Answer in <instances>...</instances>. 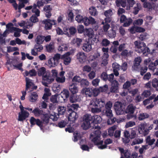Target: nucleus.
Listing matches in <instances>:
<instances>
[{
	"instance_id": "nucleus-1",
	"label": "nucleus",
	"mask_w": 158,
	"mask_h": 158,
	"mask_svg": "<svg viewBox=\"0 0 158 158\" xmlns=\"http://www.w3.org/2000/svg\"><path fill=\"white\" fill-rule=\"evenodd\" d=\"M105 102L101 98H94L89 103L91 111L93 113H99L102 111V108L105 106Z\"/></svg>"
},
{
	"instance_id": "nucleus-2",
	"label": "nucleus",
	"mask_w": 158,
	"mask_h": 158,
	"mask_svg": "<svg viewBox=\"0 0 158 158\" xmlns=\"http://www.w3.org/2000/svg\"><path fill=\"white\" fill-rule=\"evenodd\" d=\"M135 51L139 53H142L143 56H147L150 52L149 48L147 47L144 42L137 40L134 42Z\"/></svg>"
},
{
	"instance_id": "nucleus-3",
	"label": "nucleus",
	"mask_w": 158,
	"mask_h": 158,
	"mask_svg": "<svg viewBox=\"0 0 158 158\" xmlns=\"http://www.w3.org/2000/svg\"><path fill=\"white\" fill-rule=\"evenodd\" d=\"M95 129L98 130H96L92 133L90 135V137H92V141L95 145H102L103 144V141L101 140V132L99 130L100 128L99 127L95 126Z\"/></svg>"
},
{
	"instance_id": "nucleus-4",
	"label": "nucleus",
	"mask_w": 158,
	"mask_h": 158,
	"mask_svg": "<svg viewBox=\"0 0 158 158\" xmlns=\"http://www.w3.org/2000/svg\"><path fill=\"white\" fill-rule=\"evenodd\" d=\"M83 123L81 127L84 130H87L91 127V124L92 123L93 116L88 114H85L83 117Z\"/></svg>"
},
{
	"instance_id": "nucleus-5",
	"label": "nucleus",
	"mask_w": 158,
	"mask_h": 158,
	"mask_svg": "<svg viewBox=\"0 0 158 158\" xmlns=\"http://www.w3.org/2000/svg\"><path fill=\"white\" fill-rule=\"evenodd\" d=\"M84 21L83 23L85 26H88L89 25H92L93 29L95 31H97L98 28V25L97 24L96 21L95 19L91 16H89V18L86 17H84Z\"/></svg>"
},
{
	"instance_id": "nucleus-6",
	"label": "nucleus",
	"mask_w": 158,
	"mask_h": 158,
	"mask_svg": "<svg viewBox=\"0 0 158 158\" xmlns=\"http://www.w3.org/2000/svg\"><path fill=\"white\" fill-rule=\"evenodd\" d=\"M42 83L45 86L48 87V84H51L54 81L55 77L50 75L49 73L47 72L42 77Z\"/></svg>"
},
{
	"instance_id": "nucleus-7",
	"label": "nucleus",
	"mask_w": 158,
	"mask_h": 158,
	"mask_svg": "<svg viewBox=\"0 0 158 158\" xmlns=\"http://www.w3.org/2000/svg\"><path fill=\"white\" fill-rule=\"evenodd\" d=\"M61 55L56 53L54 55L52 59H50L48 60V63L50 67H55L59 63L60 60L61 59Z\"/></svg>"
},
{
	"instance_id": "nucleus-8",
	"label": "nucleus",
	"mask_w": 158,
	"mask_h": 158,
	"mask_svg": "<svg viewBox=\"0 0 158 158\" xmlns=\"http://www.w3.org/2000/svg\"><path fill=\"white\" fill-rule=\"evenodd\" d=\"M42 23L45 25L44 28L46 30L51 29L52 25H55L56 24L55 20H51L48 19L43 20Z\"/></svg>"
},
{
	"instance_id": "nucleus-9",
	"label": "nucleus",
	"mask_w": 158,
	"mask_h": 158,
	"mask_svg": "<svg viewBox=\"0 0 158 158\" xmlns=\"http://www.w3.org/2000/svg\"><path fill=\"white\" fill-rule=\"evenodd\" d=\"M64 34L69 37L74 35L77 32L76 28L73 26L70 27L69 28L65 27L64 29Z\"/></svg>"
},
{
	"instance_id": "nucleus-10",
	"label": "nucleus",
	"mask_w": 158,
	"mask_h": 158,
	"mask_svg": "<svg viewBox=\"0 0 158 158\" xmlns=\"http://www.w3.org/2000/svg\"><path fill=\"white\" fill-rule=\"evenodd\" d=\"M41 119L40 122L42 128L43 127V125H47L49 123L50 117L49 114L45 112L40 117Z\"/></svg>"
},
{
	"instance_id": "nucleus-11",
	"label": "nucleus",
	"mask_w": 158,
	"mask_h": 158,
	"mask_svg": "<svg viewBox=\"0 0 158 158\" xmlns=\"http://www.w3.org/2000/svg\"><path fill=\"white\" fill-rule=\"evenodd\" d=\"M69 116L68 119L69 122H70V125L73 126L72 124L75 123V121L78 118V115L77 113L76 112H68Z\"/></svg>"
},
{
	"instance_id": "nucleus-12",
	"label": "nucleus",
	"mask_w": 158,
	"mask_h": 158,
	"mask_svg": "<svg viewBox=\"0 0 158 158\" xmlns=\"http://www.w3.org/2000/svg\"><path fill=\"white\" fill-rule=\"evenodd\" d=\"M100 78L104 81L108 80L110 82H112L114 80V76L113 73L108 75L106 72H104L101 74Z\"/></svg>"
},
{
	"instance_id": "nucleus-13",
	"label": "nucleus",
	"mask_w": 158,
	"mask_h": 158,
	"mask_svg": "<svg viewBox=\"0 0 158 158\" xmlns=\"http://www.w3.org/2000/svg\"><path fill=\"white\" fill-rule=\"evenodd\" d=\"M71 54L70 52H68L61 56V59L63 60V63L65 65H68L70 63L71 59L70 56Z\"/></svg>"
},
{
	"instance_id": "nucleus-14",
	"label": "nucleus",
	"mask_w": 158,
	"mask_h": 158,
	"mask_svg": "<svg viewBox=\"0 0 158 158\" xmlns=\"http://www.w3.org/2000/svg\"><path fill=\"white\" fill-rule=\"evenodd\" d=\"M147 126V124L146 123H142L140 124V127L138 129L139 132L140 134L146 135L148 134L149 130L145 128Z\"/></svg>"
},
{
	"instance_id": "nucleus-15",
	"label": "nucleus",
	"mask_w": 158,
	"mask_h": 158,
	"mask_svg": "<svg viewBox=\"0 0 158 158\" xmlns=\"http://www.w3.org/2000/svg\"><path fill=\"white\" fill-rule=\"evenodd\" d=\"M114 106L117 114L118 115L123 114L124 111L122 109V103L120 102H116Z\"/></svg>"
},
{
	"instance_id": "nucleus-16",
	"label": "nucleus",
	"mask_w": 158,
	"mask_h": 158,
	"mask_svg": "<svg viewBox=\"0 0 158 158\" xmlns=\"http://www.w3.org/2000/svg\"><path fill=\"white\" fill-rule=\"evenodd\" d=\"M82 48L85 52H89L92 49V46L91 42L90 41L89 39L88 41H86L83 44L82 46Z\"/></svg>"
},
{
	"instance_id": "nucleus-17",
	"label": "nucleus",
	"mask_w": 158,
	"mask_h": 158,
	"mask_svg": "<svg viewBox=\"0 0 158 158\" xmlns=\"http://www.w3.org/2000/svg\"><path fill=\"white\" fill-rule=\"evenodd\" d=\"M77 59L81 63H83L86 60V56L83 52H78L76 55Z\"/></svg>"
},
{
	"instance_id": "nucleus-18",
	"label": "nucleus",
	"mask_w": 158,
	"mask_h": 158,
	"mask_svg": "<svg viewBox=\"0 0 158 158\" xmlns=\"http://www.w3.org/2000/svg\"><path fill=\"white\" fill-rule=\"evenodd\" d=\"M112 83V86L110 88V92L112 93H117L118 90L119 84L117 81L113 80L111 82Z\"/></svg>"
},
{
	"instance_id": "nucleus-19",
	"label": "nucleus",
	"mask_w": 158,
	"mask_h": 158,
	"mask_svg": "<svg viewBox=\"0 0 158 158\" xmlns=\"http://www.w3.org/2000/svg\"><path fill=\"white\" fill-rule=\"evenodd\" d=\"M29 115V113L27 111H21V112L19 113L18 120L20 121H23L28 117Z\"/></svg>"
},
{
	"instance_id": "nucleus-20",
	"label": "nucleus",
	"mask_w": 158,
	"mask_h": 158,
	"mask_svg": "<svg viewBox=\"0 0 158 158\" xmlns=\"http://www.w3.org/2000/svg\"><path fill=\"white\" fill-rule=\"evenodd\" d=\"M52 8L50 5H47L44 6V10L45 12L46 17L48 18H49L52 16L51 11Z\"/></svg>"
},
{
	"instance_id": "nucleus-21",
	"label": "nucleus",
	"mask_w": 158,
	"mask_h": 158,
	"mask_svg": "<svg viewBox=\"0 0 158 158\" xmlns=\"http://www.w3.org/2000/svg\"><path fill=\"white\" fill-rule=\"evenodd\" d=\"M84 35L85 36H88L89 38H92L94 36V32L93 29L91 28L85 29Z\"/></svg>"
},
{
	"instance_id": "nucleus-22",
	"label": "nucleus",
	"mask_w": 158,
	"mask_h": 158,
	"mask_svg": "<svg viewBox=\"0 0 158 158\" xmlns=\"http://www.w3.org/2000/svg\"><path fill=\"white\" fill-rule=\"evenodd\" d=\"M79 105L78 104L72 103L68 105V112H76L79 108Z\"/></svg>"
},
{
	"instance_id": "nucleus-23",
	"label": "nucleus",
	"mask_w": 158,
	"mask_h": 158,
	"mask_svg": "<svg viewBox=\"0 0 158 158\" xmlns=\"http://www.w3.org/2000/svg\"><path fill=\"white\" fill-rule=\"evenodd\" d=\"M30 122L31 125H34L36 124L41 128H42L41 125V122H40V120L39 119H35L34 117H31L30 119Z\"/></svg>"
},
{
	"instance_id": "nucleus-24",
	"label": "nucleus",
	"mask_w": 158,
	"mask_h": 158,
	"mask_svg": "<svg viewBox=\"0 0 158 158\" xmlns=\"http://www.w3.org/2000/svg\"><path fill=\"white\" fill-rule=\"evenodd\" d=\"M105 106L106 108L105 114L108 115V114H111L112 113L111 109L112 107V103L111 102L109 101L107 102L106 104L105 103Z\"/></svg>"
},
{
	"instance_id": "nucleus-25",
	"label": "nucleus",
	"mask_w": 158,
	"mask_h": 158,
	"mask_svg": "<svg viewBox=\"0 0 158 158\" xmlns=\"http://www.w3.org/2000/svg\"><path fill=\"white\" fill-rule=\"evenodd\" d=\"M44 112V111L40 110L38 107L35 108L32 111L34 116L37 117H40Z\"/></svg>"
},
{
	"instance_id": "nucleus-26",
	"label": "nucleus",
	"mask_w": 158,
	"mask_h": 158,
	"mask_svg": "<svg viewBox=\"0 0 158 158\" xmlns=\"http://www.w3.org/2000/svg\"><path fill=\"white\" fill-rule=\"evenodd\" d=\"M141 60V58L140 56H138L135 58L134 63L133 66H132V68L134 70H137L138 69V66L140 65Z\"/></svg>"
},
{
	"instance_id": "nucleus-27",
	"label": "nucleus",
	"mask_w": 158,
	"mask_h": 158,
	"mask_svg": "<svg viewBox=\"0 0 158 158\" xmlns=\"http://www.w3.org/2000/svg\"><path fill=\"white\" fill-rule=\"evenodd\" d=\"M108 117V119L107 121V123L109 125H111L113 124L116 121V118L113 117V114L112 113L107 114H105Z\"/></svg>"
},
{
	"instance_id": "nucleus-28",
	"label": "nucleus",
	"mask_w": 158,
	"mask_h": 158,
	"mask_svg": "<svg viewBox=\"0 0 158 158\" xmlns=\"http://www.w3.org/2000/svg\"><path fill=\"white\" fill-rule=\"evenodd\" d=\"M60 95L65 101H67L69 98V92L68 90L64 89L61 93Z\"/></svg>"
},
{
	"instance_id": "nucleus-29",
	"label": "nucleus",
	"mask_w": 158,
	"mask_h": 158,
	"mask_svg": "<svg viewBox=\"0 0 158 158\" xmlns=\"http://www.w3.org/2000/svg\"><path fill=\"white\" fill-rule=\"evenodd\" d=\"M116 28L114 27L112 28L111 29L108 31V35L110 38H113L116 36Z\"/></svg>"
},
{
	"instance_id": "nucleus-30",
	"label": "nucleus",
	"mask_w": 158,
	"mask_h": 158,
	"mask_svg": "<svg viewBox=\"0 0 158 158\" xmlns=\"http://www.w3.org/2000/svg\"><path fill=\"white\" fill-rule=\"evenodd\" d=\"M69 88L72 94H75L77 93L78 91V89L77 86V85L74 83H72L70 85Z\"/></svg>"
},
{
	"instance_id": "nucleus-31",
	"label": "nucleus",
	"mask_w": 158,
	"mask_h": 158,
	"mask_svg": "<svg viewBox=\"0 0 158 158\" xmlns=\"http://www.w3.org/2000/svg\"><path fill=\"white\" fill-rule=\"evenodd\" d=\"M38 95L37 93L35 92H33L31 93L29 97V101L31 102H34L37 100Z\"/></svg>"
},
{
	"instance_id": "nucleus-32",
	"label": "nucleus",
	"mask_w": 158,
	"mask_h": 158,
	"mask_svg": "<svg viewBox=\"0 0 158 158\" xmlns=\"http://www.w3.org/2000/svg\"><path fill=\"white\" fill-rule=\"evenodd\" d=\"M104 145L102 144V145L98 147L99 149H103L107 148V145L111 143H112V140L110 139H107L104 141Z\"/></svg>"
},
{
	"instance_id": "nucleus-33",
	"label": "nucleus",
	"mask_w": 158,
	"mask_h": 158,
	"mask_svg": "<svg viewBox=\"0 0 158 158\" xmlns=\"http://www.w3.org/2000/svg\"><path fill=\"white\" fill-rule=\"evenodd\" d=\"M102 121V118L99 115H96L93 116L92 123L97 124L100 123Z\"/></svg>"
},
{
	"instance_id": "nucleus-34",
	"label": "nucleus",
	"mask_w": 158,
	"mask_h": 158,
	"mask_svg": "<svg viewBox=\"0 0 158 158\" xmlns=\"http://www.w3.org/2000/svg\"><path fill=\"white\" fill-rule=\"evenodd\" d=\"M149 117V114L146 113H141L138 115V119L139 121H142Z\"/></svg>"
},
{
	"instance_id": "nucleus-35",
	"label": "nucleus",
	"mask_w": 158,
	"mask_h": 158,
	"mask_svg": "<svg viewBox=\"0 0 158 158\" xmlns=\"http://www.w3.org/2000/svg\"><path fill=\"white\" fill-rule=\"evenodd\" d=\"M6 63L7 64L10 65V66L11 67H12V66H13L15 68H17L19 70H21L22 71H23V69L22 68V63H19L17 65H12V63L10 62V61H7L6 62Z\"/></svg>"
},
{
	"instance_id": "nucleus-36",
	"label": "nucleus",
	"mask_w": 158,
	"mask_h": 158,
	"mask_svg": "<svg viewBox=\"0 0 158 158\" xmlns=\"http://www.w3.org/2000/svg\"><path fill=\"white\" fill-rule=\"evenodd\" d=\"M82 42V40L78 38H76V39H73L72 42L73 44L76 45L78 47L80 46Z\"/></svg>"
},
{
	"instance_id": "nucleus-37",
	"label": "nucleus",
	"mask_w": 158,
	"mask_h": 158,
	"mask_svg": "<svg viewBox=\"0 0 158 158\" xmlns=\"http://www.w3.org/2000/svg\"><path fill=\"white\" fill-rule=\"evenodd\" d=\"M116 3L117 6H121L125 7L126 5V0H116Z\"/></svg>"
},
{
	"instance_id": "nucleus-38",
	"label": "nucleus",
	"mask_w": 158,
	"mask_h": 158,
	"mask_svg": "<svg viewBox=\"0 0 158 158\" xmlns=\"http://www.w3.org/2000/svg\"><path fill=\"white\" fill-rule=\"evenodd\" d=\"M127 113H129L131 114H133L135 111V108L132 104L129 105L126 109Z\"/></svg>"
},
{
	"instance_id": "nucleus-39",
	"label": "nucleus",
	"mask_w": 158,
	"mask_h": 158,
	"mask_svg": "<svg viewBox=\"0 0 158 158\" xmlns=\"http://www.w3.org/2000/svg\"><path fill=\"white\" fill-rule=\"evenodd\" d=\"M54 44L53 42H51L49 44L46 46V48L47 51L48 52H51L53 50Z\"/></svg>"
},
{
	"instance_id": "nucleus-40",
	"label": "nucleus",
	"mask_w": 158,
	"mask_h": 158,
	"mask_svg": "<svg viewBox=\"0 0 158 158\" xmlns=\"http://www.w3.org/2000/svg\"><path fill=\"white\" fill-rule=\"evenodd\" d=\"M46 68L42 67L39 69L38 71V74L39 76L41 77L44 75L46 74Z\"/></svg>"
},
{
	"instance_id": "nucleus-41",
	"label": "nucleus",
	"mask_w": 158,
	"mask_h": 158,
	"mask_svg": "<svg viewBox=\"0 0 158 158\" xmlns=\"http://www.w3.org/2000/svg\"><path fill=\"white\" fill-rule=\"evenodd\" d=\"M44 41V36L42 35H37L36 39L35 40V41L37 44H42Z\"/></svg>"
},
{
	"instance_id": "nucleus-42",
	"label": "nucleus",
	"mask_w": 158,
	"mask_h": 158,
	"mask_svg": "<svg viewBox=\"0 0 158 158\" xmlns=\"http://www.w3.org/2000/svg\"><path fill=\"white\" fill-rule=\"evenodd\" d=\"M89 85V82L86 79H82L80 83V85L81 87L85 88Z\"/></svg>"
},
{
	"instance_id": "nucleus-43",
	"label": "nucleus",
	"mask_w": 158,
	"mask_h": 158,
	"mask_svg": "<svg viewBox=\"0 0 158 158\" xmlns=\"http://www.w3.org/2000/svg\"><path fill=\"white\" fill-rule=\"evenodd\" d=\"M26 90H28V89L31 86L32 82L31 81L30 79L26 77Z\"/></svg>"
},
{
	"instance_id": "nucleus-44",
	"label": "nucleus",
	"mask_w": 158,
	"mask_h": 158,
	"mask_svg": "<svg viewBox=\"0 0 158 158\" xmlns=\"http://www.w3.org/2000/svg\"><path fill=\"white\" fill-rule=\"evenodd\" d=\"M152 87L156 88V90L158 91V80L156 78L153 79L152 81Z\"/></svg>"
},
{
	"instance_id": "nucleus-45",
	"label": "nucleus",
	"mask_w": 158,
	"mask_h": 158,
	"mask_svg": "<svg viewBox=\"0 0 158 158\" xmlns=\"http://www.w3.org/2000/svg\"><path fill=\"white\" fill-rule=\"evenodd\" d=\"M85 93L87 96L91 97L93 95L92 89L90 88H86L85 91Z\"/></svg>"
},
{
	"instance_id": "nucleus-46",
	"label": "nucleus",
	"mask_w": 158,
	"mask_h": 158,
	"mask_svg": "<svg viewBox=\"0 0 158 158\" xmlns=\"http://www.w3.org/2000/svg\"><path fill=\"white\" fill-rule=\"evenodd\" d=\"M57 109L59 115L64 114L66 111V108L64 106H59Z\"/></svg>"
},
{
	"instance_id": "nucleus-47",
	"label": "nucleus",
	"mask_w": 158,
	"mask_h": 158,
	"mask_svg": "<svg viewBox=\"0 0 158 158\" xmlns=\"http://www.w3.org/2000/svg\"><path fill=\"white\" fill-rule=\"evenodd\" d=\"M132 21L133 20L131 18H128L127 20H126V21L123 23V26L124 27H128L132 23Z\"/></svg>"
},
{
	"instance_id": "nucleus-48",
	"label": "nucleus",
	"mask_w": 158,
	"mask_h": 158,
	"mask_svg": "<svg viewBox=\"0 0 158 158\" xmlns=\"http://www.w3.org/2000/svg\"><path fill=\"white\" fill-rule=\"evenodd\" d=\"M155 97V95L153 94L150 96L148 98H147L143 102V104L145 106L150 102V101L154 98Z\"/></svg>"
},
{
	"instance_id": "nucleus-49",
	"label": "nucleus",
	"mask_w": 158,
	"mask_h": 158,
	"mask_svg": "<svg viewBox=\"0 0 158 158\" xmlns=\"http://www.w3.org/2000/svg\"><path fill=\"white\" fill-rule=\"evenodd\" d=\"M34 49L37 50V52H41L43 49V47L41 44L36 43L35 44Z\"/></svg>"
},
{
	"instance_id": "nucleus-50",
	"label": "nucleus",
	"mask_w": 158,
	"mask_h": 158,
	"mask_svg": "<svg viewBox=\"0 0 158 158\" xmlns=\"http://www.w3.org/2000/svg\"><path fill=\"white\" fill-rule=\"evenodd\" d=\"M155 140L154 139H151V137L149 136H148L146 139V143H148L149 145H152L155 141Z\"/></svg>"
},
{
	"instance_id": "nucleus-51",
	"label": "nucleus",
	"mask_w": 158,
	"mask_h": 158,
	"mask_svg": "<svg viewBox=\"0 0 158 158\" xmlns=\"http://www.w3.org/2000/svg\"><path fill=\"white\" fill-rule=\"evenodd\" d=\"M113 14L112 10L110 9L108 10H106L104 12V15L107 18H110Z\"/></svg>"
},
{
	"instance_id": "nucleus-52",
	"label": "nucleus",
	"mask_w": 158,
	"mask_h": 158,
	"mask_svg": "<svg viewBox=\"0 0 158 158\" xmlns=\"http://www.w3.org/2000/svg\"><path fill=\"white\" fill-rule=\"evenodd\" d=\"M149 35L146 33H143L140 35L139 38L141 40H144L148 39Z\"/></svg>"
},
{
	"instance_id": "nucleus-53",
	"label": "nucleus",
	"mask_w": 158,
	"mask_h": 158,
	"mask_svg": "<svg viewBox=\"0 0 158 158\" xmlns=\"http://www.w3.org/2000/svg\"><path fill=\"white\" fill-rule=\"evenodd\" d=\"M84 17H83L82 16L80 15H77L75 18V20L79 23H83L84 21Z\"/></svg>"
},
{
	"instance_id": "nucleus-54",
	"label": "nucleus",
	"mask_w": 158,
	"mask_h": 158,
	"mask_svg": "<svg viewBox=\"0 0 158 158\" xmlns=\"http://www.w3.org/2000/svg\"><path fill=\"white\" fill-rule=\"evenodd\" d=\"M67 124V123L66 121L62 120L58 123L57 126L60 128H62L64 127Z\"/></svg>"
},
{
	"instance_id": "nucleus-55",
	"label": "nucleus",
	"mask_w": 158,
	"mask_h": 158,
	"mask_svg": "<svg viewBox=\"0 0 158 158\" xmlns=\"http://www.w3.org/2000/svg\"><path fill=\"white\" fill-rule=\"evenodd\" d=\"M78 98L76 96L75 94H72L69 97V101L72 103L77 101Z\"/></svg>"
},
{
	"instance_id": "nucleus-56",
	"label": "nucleus",
	"mask_w": 158,
	"mask_h": 158,
	"mask_svg": "<svg viewBox=\"0 0 158 158\" xmlns=\"http://www.w3.org/2000/svg\"><path fill=\"white\" fill-rule=\"evenodd\" d=\"M89 13L91 15L95 16L98 14V12L95 8L92 7L89 9Z\"/></svg>"
},
{
	"instance_id": "nucleus-57",
	"label": "nucleus",
	"mask_w": 158,
	"mask_h": 158,
	"mask_svg": "<svg viewBox=\"0 0 158 158\" xmlns=\"http://www.w3.org/2000/svg\"><path fill=\"white\" fill-rule=\"evenodd\" d=\"M108 88V85H105L103 86L100 87L99 88L100 92L106 93Z\"/></svg>"
},
{
	"instance_id": "nucleus-58",
	"label": "nucleus",
	"mask_w": 158,
	"mask_h": 158,
	"mask_svg": "<svg viewBox=\"0 0 158 158\" xmlns=\"http://www.w3.org/2000/svg\"><path fill=\"white\" fill-rule=\"evenodd\" d=\"M10 3H12V5L15 10L18 9V4L15 0H7Z\"/></svg>"
},
{
	"instance_id": "nucleus-59",
	"label": "nucleus",
	"mask_w": 158,
	"mask_h": 158,
	"mask_svg": "<svg viewBox=\"0 0 158 158\" xmlns=\"http://www.w3.org/2000/svg\"><path fill=\"white\" fill-rule=\"evenodd\" d=\"M59 114H56L55 113H53V114H50V118L52 119L53 121H56L58 120L59 118Z\"/></svg>"
},
{
	"instance_id": "nucleus-60",
	"label": "nucleus",
	"mask_w": 158,
	"mask_h": 158,
	"mask_svg": "<svg viewBox=\"0 0 158 158\" xmlns=\"http://www.w3.org/2000/svg\"><path fill=\"white\" fill-rule=\"evenodd\" d=\"M30 20L33 23H35L39 21V19L35 15H32L30 18Z\"/></svg>"
},
{
	"instance_id": "nucleus-61",
	"label": "nucleus",
	"mask_w": 158,
	"mask_h": 158,
	"mask_svg": "<svg viewBox=\"0 0 158 158\" xmlns=\"http://www.w3.org/2000/svg\"><path fill=\"white\" fill-rule=\"evenodd\" d=\"M110 44V41L106 39H103L101 43L102 46L105 47L108 46Z\"/></svg>"
},
{
	"instance_id": "nucleus-62",
	"label": "nucleus",
	"mask_w": 158,
	"mask_h": 158,
	"mask_svg": "<svg viewBox=\"0 0 158 158\" xmlns=\"http://www.w3.org/2000/svg\"><path fill=\"white\" fill-rule=\"evenodd\" d=\"M56 80L58 83H63L65 82V78L64 76L61 77H56Z\"/></svg>"
},
{
	"instance_id": "nucleus-63",
	"label": "nucleus",
	"mask_w": 158,
	"mask_h": 158,
	"mask_svg": "<svg viewBox=\"0 0 158 158\" xmlns=\"http://www.w3.org/2000/svg\"><path fill=\"white\" fill-rule=\"evenodd\" d=\"M143 7L147 8L149 10L151 9L152 7L151 3L148 2H144L143 3Z\"/></svg>"
},
{
	"instance_id": "nucleus-64",
	"label": "nucleus",
	"mask_w": 158,
	"mask_h": 158,
	"mask_svg": "<svg viewBox=\"0 0 158 158\" xmlns=\"http://www.w3.org/2000/svg\"><path fill=\"white\" fill-rule=\"evenodd\" d=\"M77 30L78 32L79 33H84L85 29H84V27L83 25H79L77 27Z\"/></svg>"
}]
</instances>
